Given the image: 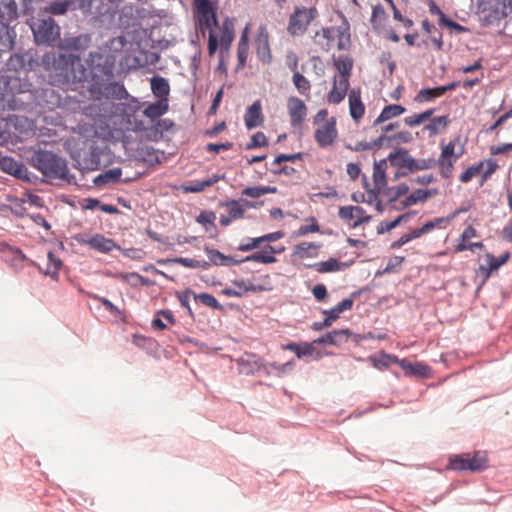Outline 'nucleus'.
<instances>
[{"label": "nucleus", "instance_id": "43", "mask_svg": "<svg viewBox=\"0 0 512 512\" xmlns=\"http://www.w3.org/2000/svg\"><path fill=\"white\" fill-rule=\"evenodd\" d=\"M122 171L120 168L109 169L105 173L97 176L94 180L96 185H103L110 182H116L120 179Z\"/></svg>", "mask_w": 512, "mask_h": 512}, {"label": "nucleus", "instance_id": "44", "mask_svg": "<svg viewBox=\"0 0 512 512\" xmlns=\"http://www.w3.org/2000/svg\"><path fill=\"white\" fill-rule=\"evenodd\" d=\"M48 264L45 270V274L51 276L52 278H56L58 276L59 270L62 266V261L57 258L53 252L49 251L47 254Z\"/></svg>", "mask_w": 512, "mask_h": 512}, {"label": "nucleus", "instance_id": "48", "mask_svg": "<svg viewBox=\"0 0 512 512\" xmlns=\"http://www.w3.org/2000/svg\"><path fill=\"white\" fill-rule=\"evenodd\" d=\"M227 207V215L232 220L241 219L245 214V208L240 204L239 201L232 200L225 204Z\"/></svg>", "mask_w": 512, "mask_h": 512}, {"label": "nucleus", "instance_id": "12", "mask_svg": "<svg viewBox=\"0 0 512 512\" xmlns=\"http://www.w3.org/2000/svg\"><path fill=\"white\" fill-rule=\"evenodd\" d=\"M338 215L346 222L354 220V223L352 224L353 228L371 220V216L367 215L365 210L360 206H343L339 209Z\"/></svg>", "mask_w": 512, "mask_h": 512}, {"label": "nucleus", "instance_id": "17", "mask_svg": "<svg viewBox=\"0 0 512 512\" xmlns=\"http://www.w3.org/2000/svg\"><path fill=\"white\" fill-rule=\"evenodd\" d=\"M91 44V37L87 34L77 37L64 38L60 40L58 46L65 51H85Z\"/></svg>", "mask_w": 512, "mask_h": 512}, {"label": "nucleus", "instance_id": "3", "mask_svg": "<svg viewBox=\"0 0 512 512\" xmlns=\"http://www.w3.org/2000/svg\"><path fill=\"white\" fill-rule=\"evenodd\" d=\"M201 32L208 31V52L213 55L218 48V38L213 28L217 25L216 13L209 0H194Z\"/></svg>", "mask_w": 512, "mask_h": 512}, {"label": "nucleus", "instance_id": "47", "mask_svg": "<svg viewBox=\"0 0 512 512\" xmlns=\"http://www.w3.org/2000/svg\"><path fill=\"white\" fill-rule=\"evenodd\" d=\"M205 252L207 253L210 262L214 265H229L232 261L230 257L225 256L216 249L206 247Z\"/></svg>", "mask_w": 512, "mask_h": 512}, {"label": "nucleus", "instance_id": "2", "mask_svg": "<svg viewBox=\"0 0 512 512\" xmlns=\"http://www.w3.org/2000/svg\"><path fill=\"white\" fill-rule=\"evenodd\" d=\"M31 165L50 180L72 182L67 163L58 155L45 150L36 151L31 157Z\"/></svg>", "mask_w": 512, "mask_h": 512}, {"label": "nucleus", "instance_id": "41", "mask_svg": "<svg viewBox=\"0 0 512 512\" xmlns=\"http://www.w3.org/2000/svg\"><path fill=\"white\" fill-rule=\"evenodd\" d=\"M283 349L292 351L298 358H302L307 355H311L314 351L313 343L297 344L294 342L288 343L283 346Z\"/></svg>", "mask_w": 512, "mask_h": 512}, {"label": "nucleus", "instance_id": "15", "mask_svg": "<svg viewBox=\"0 0 512 512\" xmlns=\"http://www.w3.org/2000/svg\"><path fill=\"white\" fill-rule=\"evenodd\" d=\"M81 243L101 253H109L113 249H120L113 239L106 238L102 234H95L87 239H83Z\"/></svg>", "mask_w": 512, "mask_h": 512}, {"label": "nucleus", "instance_id": "39", "mask_svg": "<svg viewBox=\"0 0 512 512\" xmlns=\"http://www.w3.org/2000/svg\"><path fill=\"white\" fill-rule=\"evenodd\" d=\"M369 361L372 363L373 367L379 370H383L388 368L392 364H398L401 362V359H398L397 356L381 353L379 357H370Z\"/></svg>", "mask_w": 512, "mask_h": 512}, {"label": "nucleus", "instance_id": "19", "mask_svg": "<svg viewBox=\"0 0 512 512\" xmlns=\"http://www.w3.org/2000/svg\"><path fill=\"white\" fill-rule=\"evenodd\" d=\"M386 161L387 160H381L379 162L374 163L373 167V189L372 194L377 195L382 192V190L387 185V179H386Z\"/></svg>", "mask_w": 512, "mask_h": 512}, {"label": "nucleus", "instance_id": "50", "mask_svg": "<svg viewBox=\"0 0 512 512\" xmlns=\"http://www.w3.org/2000/svg\"><path fill=\"white\" fill-rule=\"evenodd\" d=\"M219 180H220V177L215 175L207 180L197 181L194 184H192L188 187H185V191L191 192V193H198V192L205 190L207 187L214 185Z\"/></svg>", "mask_w": 512, "mask_h": 512}, {"label": "nucleus", "instance_id": "22", "mask_svg": "<svg viewBox=\"0 0 512 512\" xmlns=\"http://www.w3.org/2000/svg\"><path fill=\"white\" fill-rule=\"evenodd\" d=\"M437 194V189H417L402 201V207L406 208L418 203H425L428 199L436 196Z\"/></svg>", "mask_w": 512, "mask_h": 512}, {"label": "nucleus", "instance_id": "36", "mask_svg": "<svg viewBox=\"0 0 512 512\" xmlns=\"http://www.w3.org/2000/svg\"><path fill=\"white\" fill-rule=\"evenodd\" d=\"M294 365H295L294 360H290L284 364H278L276 362L268 363V362L264 361L262 371L264 373H266L267 375L274 374L276 376H281V375L289 372L290 370H292Z\"/></svg>", "mask_w": 512, "mask_h": 512}, {"label": "nucleus", "instance_id": "28", "mask_svg": "<svg viewBox=\"0 0 512 512\" xmlns=\"http://www.w3.org/2000/svg\"><path fill=\"white\" fill-rule=\"evenodd\" d=\"M151 90L160 100L168 99L170 86L168 80L161 76H154L150 79Z\"/></svg>", "mask_w": 512, "mask_h": 512}, {"label": "nucleus", "instance_id": "27", "mask_svg": "<svg viewBox=\"0 0 512 512\" xmlns=\"http://www.w3.org/2000/svg\"><path fill=\"white\" fill-rule=\"evenodd\" d=\"M277 252L278 251L273 246L268 245L263 250L257 251L254 254L247 256L244 261H252L263 264L274 263L277 260L274 254Z\"/></svg>", "mask_w": 512, "mask_h": 512}, {"label": "nucleus", "instance_id": "62", "mask_svg": "<svg viewBox=\"0 0 512 512\" xmlns=\"http://www.w3.org/2000/svg\"><path fill=\"white\" fill-rule=\"evenodd\" d=\"M455 146L456 144L454 141H450L445 146H442L440 159H453L454 156H457L455 154Z\"/></svg>", "mask_w": 512, "mask_h": 512}, {"label": "nucleus", "instance_id": "63", "mask_svg": "<svg viewBox=\"0 0 512 512\" xmlns=\"http://www.w3.org/2000/svg\"><path fill=\"white\" fill-rule=\"evenodd\" d=\"M323 314L326 316L325 319L323 320V325L331 326L332 323L339 318V315L341 313L339 311H337L334 306L330 310H325L323 312Z\"/></svg>", "mask_w": 512, "mask_h": 512}, {"label": "nucleus", "instance_id": "59", "mask_svg": "<svg viewBox=\"0 0 512 512\" xmlns=\"http://www.w3.org/2000/svg\"><path fill=\"white\" fill-rule=\"evenodd\" d=\"M409 191V186L407 184L401 183L397 186H394L389 189L390 193V201L394 202L398 200L400 197L406 195Z\"/></svg>", "mask_w": 512, "mask_h": 512}, {"label": "nucleus", "instance_id": "38", "mask_svg": "<svg viewBox=\"0 0 512 512\" xmlns=\"http://www.w3.org/2000/svg\"><path fill=\"white\" fill-rule=\"evenodd\" d=\"M509 258V254L501 255L499 258H496L494 255L487 253L485 256V261L487 263V267L481 265L480 270H482L486 276H489L490 273L494 270H497L501 265L506 263Z\"/></svg>", "mask_w": 512, "mask_h": 512}, {"label": "nucleus", "instance_id": "13", "mask_svg": "<svg viewBox=\"0 0 512 512\" xmlns=\"http://www.w3.org/2000/svg\"><path fill=\"white\" fill-rule=\"evenodd\" d=\"M239 372L242 374H255L262 371L264 360L254 353H244L236 360Z\"/></svg>", "mask_w": 512, "mask_h": 512}, {"label": "nucleus", "instance_id": "14", "mask_svg": "<svg viewBox=\"0 0 512 512\" xmlns=\"http://www.w3.org/2000/svg\"><path fill=\"white\" fill-rule=\"evenodd\" d=\"M0 167L2 171L13 175L19 179L31 181V173L25 167V165L14 160L12 157H2L0 159Z\"/></svg>", "mask_w": 512, "mask_h": 512}, {"label": "nucleus", "instance_id": "7", "mask_svg": "<svg viewBox=\"0 0 512 512\" xmlns=\"http://www.w3.org/2000/svg\"><path fill=\"white\" fill-rule=\"evenodd\" d=\"M487 467V458L479 453L472 457L463 455H452L449 457L447 468L455 471L479 472Z\"/></svg>", "mask_w": 512, "mask_h": 512}, {"label": "nucleus", "instance_id": "55", "mask_svg": "<svg viewBox=\"0 0 512 512\" xmlns=\"http://www.w3.org/2000/svg\"><path fill=\"white\" fill-rule=\"evenodd\" d=\"M332 332V345L341 346L346 343L351 336L349 329L333 330Z\"/></svg>", "mask_w": 512, "mask_h": 512}, {"label": "nucleus", "instance_id": "33", "mask_svg": "<svg viewBox=\"0 0 512 512\" xmlns=\"http://www.w3.org/2000/svg\"><path fill=\"white\" fill-rule=\"evenodd\" d=\"M168 111V99L158 100L155 103L149 104L143 111L144 116L155 120Z\"/></svg>", "mask_w": 512, "mask_h": 512}, {"label": "nucleus", "instance_id": "46", "mask_svg": "<svg viewBox=\"0 0 512 512\" xmlns=\"http://www.w3.org/2000/svg\"><path fill=\"white\" fill-rule=\"evenodd\" d=\"M292 81L301 95L305 96L308 94L311 89V84L305 76H303L300 72H295L293 74Z\"/></svg>", "mask_w": 512, "mask_h": 512}, {"label": "nucleus", "instance_id": "56", "mask_svg": "<svg viewBox=\"0 0 512 512\" xmlns=\"http://www.w3.org/2000/svg\"><path fill=\"white\" fill-rule=\"evenodd\" d=\"M237 56L239 65L244 66L248 56V42L245 35L241 37L238 43Z\"/></svg>", "mask_w": 512, "mask_h": 512}, {"label": "nucleus", "instance_id": "18", "mask_svg": "<svg viewBox=\"0 0 512 512\" xmlns=\"http://www.w3.org/2000/svg\"><path fill=\"white\" fill-rule=\"evenodd\" d=\"M245 126L251 130L258 126H261L264 122V116L262 113V105L260 100H256L252 105L247 108L244 116Z\"/></svg>", "mask_w": 512, "mask_h": 512}, {"label": "nucleus", "instance_id": "40", "mask_svg": "<svg viewBox=\"0 0 512 512\" xmlns=\"http://www.w3.org/2000/svg\"><path fill=\"white\" fill-rule=\"evenodd\" d=\"M334 65L340 73L339 78L349 79L353 68V60L350 57H338L334 59Z\"/></svg>", "mask_w": 512, "mask_h": 512}, {"label": "nucleus", "instance_id": "9", "mask_svg": "<svg viewBox=\"0 0 512 512\" xmlns=\"http://www.w3.org/2000/svg\"><path fill=\"white\" fill-rule=\"evenodd\" d=\"M119 106L120 105L106 101L99 105H90L86 108V114L94 118L95 124L103 123L109 127L113 114L119 110Z\"/></svg>", "mask_w": 512, "mask_h": 512}, {"label": "nucleus", "instance_id": "8", "mask_svg": "<svg viewBox=\"0 0 512 512\" xmlns=\"http://www.w3.org/2000/svg\"><path fill=\"white\" fill-rule=\"evenodd\" d=\"M286 107L291 127L301 129L308 114L305 102L296 96H290L287 99Z\"/></svg>", "mask_w": 512, "mask_h": 512}, {"label": "nucleus", "instance_id": "4", "mask_svg": "<svg viewBox=\"0 0 512 512\" xmlns=\"http://www.w3.org/2000/svg\"><path fill=\"white\" fill-rule=\"evenodd\" d=\"M318 43L326 50H330L336 42L338 50H348L350 47V34L348 29L341 27L322 28L316 33Z\"/></svg>", "mask_w": 512, "mask_h": 512}, {"label": "nucleus", "instance_id": "45", "mask_svg": "<svg viewBox=\"0 0 512 512\" xmlns=\"http://www.w3.org/2000/svg\"><path fill=\"white\" fill-rule=\"evenodd\" d=\"M277 190L276 187L270 186H255V187H247L242 191V194L251 197V198H259L265 194L275 193Z\"/></svg>", "mask_w": 512, "mask_h": 512}, {"label": "nucleus", "instance_id": "26", "mask_svg": "<svg viewBox=\"0 0 512 512\" xmlns=\"http://www.w3.org/2000/svg\"><path fill=\"white\" fill-rule=\"evenodd\" d=\"M435 166H436V160L434 158L415 159L411 156L407 170L403 171L401 173V175L406 176L410 173L429 170V169L434 168Z\"/></svg>", "mask_w": 512, "mask_h": 512}, {"label": "nucleus", "instance_id": "54", "mask_svg": "<svg viewBox=\"0 0 512 512\" xmlns=\"http://www.w3.org/2000/svg\"><path fill=\"white\" fill-rule=\"evenodd\" d=\"M268 145L267 137L263 132H256L252 135L250 142L246 145L247 150L255 149L258 147H265Z\"/></svg>", "mask_w": 512, "mask_h": 512}, {"label": "nucleus", "instance_id": "58", "mask_svg": "<svg viewBox=\"0 0 512 512\" xmlns=\"http://www.w3.org/2000/svg\"><path fill=\"white\" fill-rule=\"evenodd\" d=\"M195 299L199 300L202 304L214 308V309H221L222 306L218 302V300L209 293H201L199 295L195 296Z\"/></svg>", "mask_w": 512, "mask_h": 512}, {"label": "nucleus", "instance_id": "21", "mask_svg": "<svg viewBox=\"0 0 512 512\" xmlns=\"http://www.w3.org/2000/svg\"><path fill=\"white\" fill-rule=\"evenodd\" d=\"M77 142L78 143H82L84 146L88 147V149L90 150L89 154H90V159H86V154H88V152L86 151H78L76 152V154L73 155L74 158H83V165H84V168L86 169H89V170H95L97 169V166L99 164V160L96 159V154L94 153V141H91V140H83L82 137H79L77 139Z\"/></svg>", "mask_w": 512, "mask_h": 512}, {"label": "nucleus", "instance_id": "60", "mask_svg": "<svg viewBox=\"0 0 512 512\" xmlns=\"http://www.w3.org/2000/svg\"><path fill=\"white\" fill-rule=\"evenodd\" d=\"M233 31L231 29H229L228 27H224L222 30H221V35H220V45L223 49L225 50H228V48L230 47L232 41H233Z\"/></svg>", "mask_w": 512, "mask_h": 512}, {"label": "nucleus", "instance_id": "11", "mask_svg": "<svg viewBox=\"0 0 512 512\" xmlns=\"http://www.w3.org/2000/svg\"><path fill=\"white\" fill-rule=\"evenodd\" d=\"M465 211L466 209H457L450 215H448L446 218H435L434 220L425 223L422 227L411 230L409 233H406L407 237H409V242L414 239L420 238L422 235L426 233L431 232L433 229L440 226L442 223H448L454 220L459 214Z\"/></svg>", "mask_w": 512, "mask_h": 512}, {"label": "nucleus", "instance_id": "30", "mask_svg": "<svg viewBox=\"0 0 512 512\" xmlns=\"http://www.w3.org/2000/svg\"><path fill=\"white\" fill-rule=\"evenodd\" d=\"M410 157L411 155L409 154L407 149L400 148L391 152L388 155L387 160L390 162L392 166L397 167L399 169L407 170Z\"/></svg>", "mask_w": 512, "mask_h": 512}, {"label": "nucleus", "instance_id": "64", "mask_svg": "<svg viewBox=\"0 0 512 512\" xmlns=\"http://www.w3.org/2000/svg\"><path fill=\"white\" fill-rule=\"evenodd\" d=\"M262 244L261 238H251L248 240L247 243H243L239 246V250L242 252L251 251L257 247H259Z\"/></svg>", "mask_w": 512, "mask_h": 512}, {"label": "nucleus", "instance_id": "25", "mask_svg": "<svg viewBox=\"0 0 512 512\" xmlns=\"http://www.w3.org/2000/svg\"><path fill=\"white\" fill-rule=\"evenodd\" d=\"M15 31L9 27V24L0 22V54L7 53L14 46Z\"/></svg>", "mask_w": 512, "mask_h": 512}, {"label": "nucleus", "instance_id": "57", "mask_svg": "<svg viewBox=\"0 0 512 512\" xmlns=\"http://www.w3.org/2000/svg\"><path fill=\"white\" fill-rule=\"evenodd\" d=\"M172 261L188 268H207L209 266V263L205 261L190 258H175Z\"/></svg>", "mask_w": 512, "mask_h": 512}, {"label": "nucleus", "instance_id": "24", "mask_svg": "<svg viewBox=\"0 0 512 512\" xmlns=\"http://www.w3.org/2000/svg\"><path fill=\"white\" fill-rule=\"evenodd\" d=\"M18 4L15 0H0V22L9 24L18 17Z\"/></svg>", "mask_w": 512, "mask_h": 512}, {"label": "nucleus", "instance_id": "42", "mask_svg": "<svg viewBox=\"0 0 512 512\" xmlns=\"http://www.w3.org/2000/svg\"><path fill=\"white\" fill-rule=\"evenodd\" d=\"M439 87L421 89L415 96L414 100L418 103L429 102L435 98L442 97Z\"/></svg>", "mask_w": 512, "mask_h": 512}, {"label": "nucleus", "instance_id": "29", "mask_svg": "<svg viewBox=\"0 0 512 512\" xmlns=\"http://www.w3.org/2000/svg\"><path fill=\"white\" fill-rule=\"evenodd\" d=\"M318 273H329L343 270L347 267L346 263H342L335 258H329L326 261H321L310 265Z\"/></svg>", "mask_w": 512, "mask_h": 512}, {"label": "nucleus", "instance_id": "34", "mask_svg": "<svg viewBox=\"0 0 512 512\" xmlns=\"http://www.w3.org/2000/svg\"><path fill=\"white\" fill-rule=\"evenodd\" d=\"M319 247L320 245L314 242L298 243L293 248V256L298 257L300 259L314 257L316 256Z\"/></svg>", "mask_w": 512, "mask_h": 512}, {"label": "nucleus", "instance_id": "23", "mask_svg": "<svg viewBox=\"0 0 512 512\" xmlns=\"http://www.w3.org/2000/svg\"><path fill=\"white\" fill-rule=\"evenodd\" d=\"M348 98L350 116L354 121L358 122L365 113V106L361 100L360 91L351 90Z\"/></svg>", "mask_w": 512, "mask_h": 512}, {"label": "nucleus", "instance_id": "37", "mask_svg": "<svg viewBox=\"0 0 512 512\" xmlns=\"http://www.w3.org/2000/svg\"><path fill=\"white\" fill-rule=\"evenodd\" d=\"M399 366L403 370H405L409 375L427 377L430 372V368L427 365L423 363L412 364L406 359H401V362H399Z\"/></svg>", "mask_w": 512, "mask_h": 512}, {"label": "nucleus", "instance_id": "20", "mask_svg": "<svg viewBox=\"0 0 512 512\" xmlns=\"http://www.w3.org/2000/svg\"><path fill=\"white\" fill-rule=\"evenodd\" d=\"M349 88V79L335 77L333 87L328 94V102L332 104H339L342 102L347 94Z\"/></svg>", "mask_w": 512, "mask_h": 512}, {"label": "nucleus", "instance_id": "31", "mask_svg": "<svg viewBox=\"0 0 512 512\" xmlns=\"http://www.w3.org/2000/svg\"><path fill=\"white\" fill-rule=\"evenodd\" d=\"M405 107L398 104L387 105L383 108L380 115L375 119L373 125L377 126L385 121H388L392 118L398 117L405 113Z\"/></svg>", "mask_w": 512, "mask_h": 512}, {"label": "nucleus", "instance_id": "35", "mask_svg": "<svg viewBox=\"0 0 512 512\" xmlns=\"http://www.w3.org/2000/svg\"><path fill=\"white\" fill-rule=\"evenodd\" d=\"M256 52L258 58L264 62L269 63L271 61V52L269 47V40L267 34H260L256 39Z\"/></svg>", "mask_w": 512, "mask_h": 512}, {"label": "nucleus", "instance_id": "16", "mask_svg": "<svg viewBox=\"0 0 512 512\" xmlns=\"http://www.w3.org/2000/svg\"><path fill=\"white\" fill-rule=\"evenodd\" d=\"M413 140V136L409 131H399L395 134L387 135L381 134L375 141L376 146H398L401 144L410 143Z\"/></svg>", "mask_w": 512, "mask_h": 512}, {"label": "nucleus", "instance_id": "6", "mask_svg": "<svg viewBox=\"0 0 512 512\" xmlns=\"http://www.w3.org/2000/svg\"><path fill=\"white\" fill-rule=\"evenodd\" d=\"M316 8L296 7L290 15L287 32L291 36L303 35L309 24L316 18Z\"/></svg>", "mask_w": 512, "mask_h": 512}, {"label": "nucleus", "instance_id": "49", "mask_svg": "<svg viewBox=\"0 0 512 512\" xmlns=\"http://www.w3.org/2000/svg\"><path fill=\"white\" fill-rule=\"evenodd\" d=\"M216 215L212 211H202L197 217V222L205 226V230H216L215 225Z\"/></svg>", "mask_w": 512, "mask_h": 512}, {"label": "nucleus", "instance_id": "10", "mask_svg": "<svg viewBox=\"0 0 512 512\" xmlns=\"http://www.w3.org/2000/svg\"><path fill=\"white\" fill-rule=\"evenodd\" d=\"M336 137V119L333 117L328 119L322 126L316 129L314 134L315 141L321 148L332 145Z\"/></svg>", "mask_w": 512, "mask_h": 512}, {"label": "nucleus", "instance_id": "1", "mask_svg": "<svg viewBox=\"0 0 512 512\" xmlns=\"http://www.w3.org/2000/svg\"><path fill=\"white\" fill-rule=\"evenodd\" d=\"M86 68L79 56L73 54L46 53L42 57V64L46 69L58 71V75L66 81L86 82L91 80L90 93L96 99L101 97H116L121 99L126 94L123 85L111 81L114 75L115 59L112 55L99 51L90 52L86 59Z\"/></svg>", "mask_w": 512, "mask_h": 512}, {"label": "nucleus", "instance_id": "61", "mask_svg": "<svg viewBox=\"0 0 512 512\" xmlns=\"http://www.w3.org/2000/svg\"><path fill=\"white\" fill-rule=\"evenodd\" d=\"M482 168V164L477 166H471L467 168L459 177V180L463 183L469 182L473 177L477 176Z\"/></svg>", "mask_w": 512, "mask_h": 512}, {"label": "nucleus", "instance_id": "51", "mask_svg": "<svg viewBox=\"0 0 512 512\" xmlns=\"http://www.w3.org/2000/svg\"><path fill=\"white\" fill-rule=\"evenodd\" d=\"M70 1H54L44 8V11L49 14L63 15L67 12Z\"/></svg>", "mask_w": 512, "mask_h": 512}, {"label": "nucleus", "instance_id": "52", "mask_svg": "<svg viewBox=\"0 0 512 512\" xmlns=\"http://www.w3.org/2000/svg\"><path fill=\"white\" fill-rule=\"evenodd\" d=\"M459 156H454L453 159H440L436 161L438 163L440 173L444 178H450L453 172L454 163L457 161Z\"/></svg>", "mask_w": 512, "mask_h": 512}, {"label": "nucleus", "instance_id": "53", "mask_svg": "<svg viewBox=\"0 0 512 512\" xmlns=\"http://www.w3.org/2000/svg\"><path fill=\"white\" fill-rule=\"evenodd\" d=\"M235 285L239 288V290L225 288L222 290V294L229 297H241L246 291H256L257 288L255 286L247 287L244 282H235Z\"/></svg>", "mask_w": 512, "mask_h": 512}, {"label": "nucleus", "instance_id": "32", "mask_svg": "<svg viewBox=\"0 0 512 512\" xmlns=\"http://www.w3.org/2000/svg\"><path fill=\"white\" fill-rule=\"evenodd\" d=\"M451 120L447 115L434 117L431 121L424 127L429 134V136H435L443 131L449 126Z\"/></svg>", "mask_w": 512, "mask_h": 512}, {"label": "nucleus", "instance_id": "5", "mask_svg": "<svg viewBox=\"0 0 512 512\" xmlns=\"http://www.w3.org/2000/svg\"><path fill=\"white\" fill-rule=\"evenodd\" d=\"M30 27L37 44L52 45L60 38V27L53 18L37 19Z\"/></svg>", "mask_w": 512, "mask_h": 512}]
</instances>
